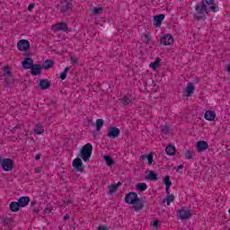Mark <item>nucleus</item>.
I'll use <instances>...</instances> for the list:
<instances>
[{
	"mask_svg": "<svg viewBox=\"0 0 230 230\" xmlns=\"http://www.w3.org/2000/svg\"><path fill=\"white\" fill-rule=\"evenodd\" d=\"M125 202L126 204H133L135 211H139L141 210L142 208H145L143 200L139 199L137 193L136 192L128 193L127 196L125 197Z\"/></svg>",
	"mask_w": 230,
	"mask_h": 230,
	"instance_id": "obj_1",
	"label": "nucleus"
},
{
	"mask_svg": "<svg viewBox=\"0 0 230 230\" xmlns=\"http://www.w3.org/2000/svg\"><path fill=\"white\" fill-rule=\"evenodd\" d=\"M208 15H209V10L204 2L195 5V13L193 14V17L196 21H204Z\"/></svg>",
	"mask_w": 230,
	"mask_h": 230,
	"instance_id": "obj_2",
	"label": "nucleus"
},
{
	"mask_svg": "<svg viewBox=\"0 0 230 230\" xmlns=\"http://www.w3.org/2000/svg\"><path fill=\"white\" fill-rule=\"evenodd\" d=\"M91 155H93V145H91V143H88L82 147L78 157L83 159L84 163H89Z\"/></svg>",
	"mask_w": 230,
	"mask_h": 230,
	"instance_id": "obj_3",
	"label": "nucleus"
},
{
	"mask_svg": "<svg viewBox=\"0 0 230 230\" xmlns=\"http://www.w3.org/2000/svg\"><path fill=\"white\" fill-rule=\"evenodd\" d=\"M73 8H75V4H73V1L71 0H62L60 2V12L65 15H67L73 12Z\"/></svg>",
	"mask_w": 230,
	"mask_h": 230,
	"instance_id": "obj_4",
	"label": "nucleus"
},
{
	"mask_svg": "<svg viewBox=\"0 0 230 230\" xmlns=\"http://www.w3.org/2000/svg\"><path fill=\"white\" fill-rule=\"evenodd\" d=\"M192 215L191 210L186 207H182L177 212V217L180 218V220H188V218H190Z\"/></svg>",
	"mask_w": 230,
	"mask_h": 230,
	"instance_id": "obj_5",
	"label": "nucleus"
},
{
	"mask_svg": "<svg viewBox=\"0 0 230 230\" xmlns=\"http://www.w3.org/2000/svg\"><path fill=\"white\" fill-rule=\"evenodd\" d=\"M0 164L4 172H12L13 170V160L12 158L3 159Z\"/></svg>",
	"mask_w": 230,
	"mask_h": 230,
	"instance_id": "obj_6",
	"label": "nucleus"
},
{
	"mask_svg": "<svg viewBox=\"0 0 230 230\" xmlns=\"http://www.w3.org/2000/svg\"><path fill=\"white\" fill-rule=\"evenodd\" d=\"M119 134H121V132L119 131V128L116 127L108 128V133H107L108 137L111 139H116V137H119Z\"/></svg>",
	"mask_w": 230,
	"mask_h": 230,
	"instance_id": "obj_7",
	"label": "nucleus"
},
{
	"mask_svg": "<svg viewBox=\"0 0 230 230\" xmlns=\"http://www.w3.org/2000/svg\"><path fill=\"white\" fill-rule=\"evenodd\" d=\"M17 48L19 51H28L30 49V41L28 40H21L17 43Z\"/></svg>",
	"mask_w": 230,
	"mask_h": 230,
	"instance_id": "obj_8",
	"label": "nucleus"
},
{
	"mask_svg": "<svg viewBox=\"0 0 230 230\" xmlns=\"http://www.w3.org/2000/svg\"><path fill=\"white\" fill-rule=\"evenodd\" d=\"M160 42L164 46H172V44H173V36H172V34H164Z\"/></svg>",
	"mask_w": 230,
	"mask_h": 230,
	"instance_id": "obj_9",
	"label": "nucleus"
},
{
	"mask_svg": "<svg viewBox=\"0 0 230 230\" xmlns=\"http://www.w3.org/2000/svg\"><path fill=\"white\" fill-rule=\"evenodd\" d=\"M67 30H69V27L64 22H58L52 26V31H67Z\"/></svg>",
	"mask_w": 230,
	"mask_h": 230,
	"instance_id": "obj_10",
	"label": "nucleus"
},
{
	"mask_svg": "<svg viewBox=\"0 0 230 230\" xmlns=\"http://www.w3.org/2000/svg\"><path fill=\"white\" fill-rule=\"evenodd\" d=\"M146 174V181H152L153 182H157V181H159V176L154 171L147 170Z\"/></svg>",
	"mask_w": 230,
	"mask_h": 230,
	"instance_id": "obj_11",
	"label": "nucleus"
},
{
	"mask_svg": "<svg viewBox=\"0 0 230 230\" xmlns=\"http://www.w3.org/2000/svg\"><path fill=\"white\" fill-rule=\"evenodd\" d=\"M72 166H74L76 172H84V164L82 163V159L80 158L74 159Z\"/></svg>",
	"mask_w": 230,
	"mask_h": 230,
	"instance_id": "obj_12",
	"label": "nucleus"
},
{
	"mask_svg": "<svg viewBox=\"0 0 230 230\" xmlns=\"http://www.w3.org/2000/svg\"><path fill=\"white\" fill-rule=\"evenodd\" d=\"M196 148L198 152H206L208 148H209V145L206 141H199L197 142Z\"/></svg>",
	"mask_w": 230,
	"mask_h": 230,
	"instance_id": "obj_13",
	"label": "nucleus"
},
{
	"mask_svg": "<svg viewBox=\"0 0 230 230\" xmlns=\"http://www.w3.org/2000/svg\"><path fill=\"white\" fill-rule=\"evenodd\" d=\"M22 66L23 69H31L33 65V59L31 58H26L22 62Z\"/></svg>",
	"mask_w": 230,
	"mask_h": 230,
	"instance_id": "obj_14",
	"label": "nucleus"
},
{
	"mask_svg": "<svg viewBox=\"0 0 230 230\" xmlns=\"http://www.w3.org/2000/svg\"><path fill=\"white\" fill-rule=\"evenodd\" d=\"M193 93H195V85H193V84H188L184 92L185 96L190 98V96H192Z\"/></svg>",
	"mask_w": 230,
	"mask_h": 230,
	"instance_id": "obj_15",
	"label": "nucleus"
},
{
	"mask_svg": "<svg viewBox=\"0 0 230 230\" xmlns=\"http://www.w3.org/2000/svg\"><path fill=\"white\" fill-rule=\"evenodd\" d=\"M163 21H164V14H158L154 17L153 23L155 26H156V28H159Z\"/></svg>",
	"mask_w": 230,
	"mask_h": 230,
	"instance_id": "obj_16",
	"label": "nucleus"
},
{
	"mask_svg": "<svg viewBox=\"0 0 230 230\" xmlns=\"http://www.w3.org/2000/svg\"><path fill=\"white\" fill-rule=\"evenodd\" d=\"M31 69V75L33 76H39L42 71V66L39 64H35L32 66Z\"/></svg>",
	"mask_w": 230,
	"mask_h": 230,
	"instance_id": "obj_17",
	"label": "nucleus"
},
{
	"mask_svg": "<svg viewBox=\"0 0 230 230\" xmlns=\"http://www.w3.org/2000/svg\"><path fill=\"white\" fill-rule=\"evenodd\" d=\"M120 103H122V105H124V107H127V105H128L129 103H132V95L129 93L124 95L120 99Z\"/></svg>",
	"mask_w": 230,
	"mask_h": 230,
	"instance_id": "obj_18",
	"label": "nucleus"
},
{
	"mask_svg": "<svg viewBox=\"0 0 230 230\" xmlns=\"http://www.w3.org/2000/svg\"><path fill=\"white\" fill-rule=\"evenodd\" d=\"M204 118L207 121H213L215 118H217V113L213 111H207L204 114Z\"/></svg>",
	"mask_w": 230,
	"mask_h": 230,
	"instance_id": "obj_19",
	"label": "nucleus"
},
{
	"mask_svg": "<svg viewBox=\"0 0 230 230\" xmlns=\"http://www.w3.org/2000/svg\"><path fill=\"white\" fill-rule=\"evenodd\" d=\"M50 86L51 84H49V81H48V79H41L40 81V84H39L40 89L46 90V89H49Z\"/></svg>",
	"mask_w": 230,
	"mask_h": 230,
	"instance_id": "obj_20",
	"label": "nucleus"
},
{
	"mask_svg": "<svg viewBox=\"0 0 230 230\" xmlns=\"http://www.w3.org/2000/svg\"><path fill=\"white\" fill-rule=\"evenodd\" d=\"M18 204L20 208H26L28 204H30V198L29 197H22L18 199Z\"/></svg>",
	"mask_w": 230,
	"mask_h": 230,
	"instance_id": "obj_21",
	"label": "nucleus"
},
{
	"mask_svg": "<svg viewBox=\"0 0 230 230\" xmlns=\"http://www.w3.org/2000/svg\"><path fill=\"white\" fill-rule=\"evenodd\" d=\"M164 182L165 184V192L167 195H170V186H172V181L170 180V176H165L164 178Z\"/></svg>",
	"mask_w": 230,
	"mask_h": 230,
	"instance_id": "obj_22",
	"label": "nucleus"
},
{
	"mask_svg": "<svg viewBox=\"0 0 230 230\" xmlns=\"http://www.w3.org/2000/svg\"><path fill=\"white\" fill-rule=\"evenodd\" d=\"M9 208L11 211L17 213L21 209V205H19V202H11Z\"/></svg>",
	"mask_w": 230,
	"mask_h": 230,
	"instance_id": "obj_23",
	"label": "nucleus"
},
{
	"mask_svg": "<svg viewBox=\"0 0 230 230\" xmlns=\"http://www.w3.org/2000/svg\"><path fill=\"white\" fill-rule=\"evenodd\" d=\"M165 152L167 155H174L177 150L175 149L174 146L169 145L165 147Z\"/></svg>",
	"mask_w": 230,
	"mask_h": 230,
	"instance_id": "obj_24",
	"label": "nucleus"
},
{
	"mask_svg": "<svg viewBox=\"0 0 230 230\" xmlns=\"http://www.w3.org/2000/svg\"><path fill=\"white\" fill-rule=\"evenodd\" d=\"M34 134H37L38 136H40V134H44V127L40 124H37L34 127Z\"/></svg>",
	"mask_w": 230,
	"mask_h": 230,
	"instance_id": "obj_25",
	"label": "nucleus"
},
{
	"mask_svg": "<svg viewBox=\"0 0 230 230\" xmlns=\"http://www.w3.org/2000/svg\"><path fill=\"white\" fill-rule=\"evenodd\" d=\"M141 159H147V163L150 165H152V164L154 163V155L151 153L149 155H143L141 156Z\"/></svg>",
	"mask_w": 230,
	"mask_h": 230,
	"instance_id": "obj_26",
	"label": "nucleus"
},
{
	"mask_svg": "<svg viewBox=\"0 0 230 230\" xmlns=\"http://www.w3.org/2000/svg\"><path fill=\"white\" fill-rule=\"evenodd\" d=\"M43 67L44 69H49L53 67V60L46 59L45 62L43 63Z\"/></svg>",
	"mask_w": 230,
	"mask_h": 230,
	"instance_id": "obj_27",
	"label": "nucleus"
},
{
	"mask_svg": "<svg viewBox=\"0 0 230 230\" xmlns=\"http://www.w3.org/2000/svg\"><path fill=\"white\" fill-rule=\"evenodd\" d=\"M148 188L145 182L137 183L136 185V189L138 190V191H146V190Z\"/></svg>",
	"mask_w": 230,
	"mask_h": 230,
	"instance_id": "obj_28",
	"label": "nucleus"
},
{
	"mask_svg": "<svg viewBox=\"0 0 230 230\" xmlns=\"http://www.w3.org/2000/svg\"><path fill=\"white\" fill-rule=\"evenodd\" d=\"M4 75L6 78H12V71L10 70V67L4 66Z\"/></svg>",
	"mask_w": 230,
	"mask_h": 230,
	"instance_id": "obj_29",
	"label": "nucleus"
},
{
	"mask_svg": "<svg viewBox=\"0 0 230 230\" xmlns=\"http://www.w3.org/2000/svg\"><path fill=\"white\" fill-rule=\"evenodd\" d=\"M104 161L107 166H112L114 164V160H112V157H111L110 155H105Z\"/></svg>",
	"mask_w": 230,
	"mask_h": 230,
	"instance_id": "obj_30",
	"label": "nucleus"
},
{
	"mask_svg": "<svg viewBox=\"0 0 230 230\" xmlns=\"http://www.w3.org/2000/svg\"><path fill=\"white\" fill-rule=\"evenodd\" d=\"M102 127H103V119H96V130H98V131L102 130Z\"/></svg>",
	"mask_w": 230,
	"mask_h": 230,
	"instance_id": "obj_31",
	"label": "nucleus"
},
{
	"mask_svg": "<svg viewBox=\"0 0 230 230\" xmlns=\"http://www.w3.org/2000/svg\"><path fill=\"white\" fill-rule=\"evenodd\" d=\"M160 62L161 59L155 60V62L150 63L149 67L155 70L156 67H159V66H161Z\"/></svg>",
	"mask_w": 230,
	"mask_h": 230,
	"instance_id": "obj_32",
	"label": "nucleus"
},
{
	"mask_svg": "<svg viewBox=\"0 0 230 230\" xmlns=\"http://www.w3.org/2000/svg\"><path fill=\"white\" fill-rule=\"evenodd\" d=\"M118 191V185L116 184H111L109 186V193L112 195V193H116Z\"/></svg>",
	"mask_w": 230,
	"mask_h": 230,
	"instance_id": "obj_33",
	"label": "nucleus"
},
{
	"mask_svg": "<svg viewBox=\"0 0 230 230\" xmlns=\"http://www.w3.org/2000/svg\"><path fill=\"white\" fill-rule=\"evenodd\" d=\"M166 202H167V206H170V204H172V202H173V200H175V196L174 195H170L167 194V198L165 199Z\"/></svg>",
	"mask_w": 230,
	"mask_h": 230,
	"instance_id": "obj_34",
	"label": "nucleus"
},
{
	"mask_svg": "<svg viewBox=\"0 0 230 230\" xmlns=\"http://www.w3.org/2000/svg\"><path fill=\"white\" fill-rule=\"evenodd\" d=\"M69 67H66L65 70L63 72H61L60 74V78L61 80H66V78H67V73L69 72Z\"/></svg>",
	"mask_w": 230,
	"mask_h": 230,
	"instance_id": "obj_35",
	"label": "nucleus"
},
{
	"mask_svg": "<svg viewBox=\"0 0 230 230\" xmlns=\"http://www.w3.org/2000/svg\"><path fill=\"white\" fill-rule=\"evenodd\" d=\"M93 13H95V15H102V13H103V8L102 7H94Z\"/></svg>",
	"mask_w": 230,
	"mask_h": 230,
	"instance_id": "obj_36",
	"label": "nucleus"
},
{
	"mask_svg": "<svg viewBox=\"0 0 230 230\" xmlns=\"http://www.w3.org/2000/svg\"><path fill=\"white\" fill-rule=\"evenodd\" d=\"M161 132L162 134H168L170 132V128L168 126H162L161 127Z\"/></svg>",
	"mask_w": 230,
	"mask_h": 230,
	"instance_id": "obj_37",
	"label": "nucleus"
},
{
	"mask_svg": "<svg viewBox=\"0 0 230 230\" xmlns=\"http://www.w3.org/2000/svg\"><path fill=\"white\" fill-rule=\"evenodd\" d=\"M143 37H144V42L146 44H148V42H150V40H152V37H150V35H148V34H144Z\"/></svg>",
	"mask_w": 230,
	"mask_h": 230,
	"instance_id": "obj_38",
	"label": "nucleus"
},
{
	"mask_svg": "<svg viewBox=\"0 0 230 230\" xmlns=\"http://www.w3.org/2000/svg\"><path fill=\"white\" fill-rule=\"evenodd\" d=\"M208 10H210L211 12H214V13H217V12H218L219 7L218 5H212L208 8Z\"/></svg>",
	"mask_w": 230,
	"mask_h": 230,
	"instance_id": "obj_39",
	"label": "nucleus"
},
{
	"mask_svg": "<svg viewBox=\"0 0 230 230\" xmlns=\"http://www.w3.org/2000/svg\"><path fill=\"white\" fill-rule=\"evenodd\" d=\"M185 158L188 159V160L192 159L191 152L187 151V152L185 153Z\"/></svg>",
	"mask_w": 230,
	"mask_h": 230,
	"instance_id": "obj_40",
	"label": "nucleus"
},
{
	"mask_svg": "<svg viewBox=\"0 0 230 230\" xmlns=\"http://www.w3.org/2000/svg\"><path fill=\"white\" fill-rule=\"evenodd\" d=\"M205 4H208V6L215 4V0H205Z\"/></svg>",
	"mask_w": 230,
	"mask_h": 230,
	"instance_id": "obj_41",
	"label": "nucleus"
},
{
	"mask_svg": "<svg viewBox=\"0 0 230 230\" xmlns=\"http://www.w3.org/2000/svg\"><path fill=\"white\" fill-rule=\"evenodd\" d=\"M34 8H35V4H30L28 6V10L30 12H32Z\"/></svg>",
	"mask_w": 230,
	"mask_h": 230,
	"instance_id": "obj_42",
	"label": "nucleus"
},
{
	"mask_svg": "<svg viewBox=\"0 0 230 230\" xmlns=\"http://www.w3.org/2000/svg\"><path fill=\"white\" fill-rule=\"evenodd\" d=\"M10 82H11L10 77H6L5 78V85H6V87H10Z\"/></svg>",
	"mask_w": 230,
	"mask_h": 230,
	"instance_id": "obj_43",
	"label": "nucleus"
},
{
	"mask_svg": "<svg viewBox=\"0 0 230 230\" xmlns=\"http://www.w3.org/2000/svg\"><path fill=\"white\" fill-rule=\"evenodd\" d=\"M153 226L154 227H159V221L158 220L153 221Z\"/></svg>",
	"mask_w": 230,
	"mask_h": 230,
	"instance_id": "obj_44",
	"label": "nucleus"
},
{
	"mask_svg": "<svg viewBox=\"0 0 230 230\" xmlns=\"http://www.w3.org/2000/svg\"><path fill=\"white\" fill-rule=\"evenodd\" d=\"M225 69L227 73H230V64L225 66Z\"/></svg>",
	"mask_w": 230,
	"mask_h": 230,
	"instance_id": "obj_45",
	"label": "nucleus"
},
{
	"mask_svg": "<svg viewBox=\"0 0 230 230\" xmlns=\"http://www.w3.org/2000/svg\"><path fill=\"white\" fill-rule=\"evenodd\" d=\"M71 60H72L73 64L78 63V59H76V58H71Z\"/></svg>",
	"mask_w": 230,
	"mask_h": 230,
	"instance_id": "obj_46",
	"label": "nucleus"
},
{
	"mask_svg": "<svg viewBox=\"0 0 230 230\" xmlns=\"http://www.w3.org/2000/svg\"><path fill=\"white\" fill-rule=\"evenodd\" d=\"M97 230H107V227L100 226Z\"/></svg>",
	"mask_w": 230,
	"mask_h": 230,
	"instance_id": "obj_47",
	"label": "nucleus"
},
{
	"mask_svg": "<svg viewBox=\"0 0 230 230\" xmlns=\"http://www.w3.org/2000/svg\"><path fill=\"white\" fill-rule=\"evenodd\" d=\"M69 218H70V217H69L68 214H66V215L64 216V220H69Z\"/></svg>",
	"mask_w": 230,
	"mask_h": 230,
	"instance_id": "obj_48",
	"label": "nucleus"
},
{
	"mask_svg": "<svg viewBox=\"0 0 230 230\" xmlns=\"http://www.w3.org/2000/svg\"><path fill=\"white\" fill-rule=\"evenodd\" d=\"M40 159V155H37L36 157H35V160L39 161Z\"/></svg>",
	"mask_w": 230,
	"mask_h": 230,
	"instance_id": "obj_49",
	"label": "nucleus"
},
{
	"mask_svg": "<svg viewBox=\"0 0 230 230\" xmlns=\"http://www.w3.org/2000/svg\"><path fill=\"white\" fill-rule=\"evenodd\" d=\"M182 168H184V165H182V164L178 166V170H182Z\"/></svg>",
	"mask_w": 230,
	"mask_h": 230,
	"instance_id": "obj_50",
	"label": "nucleus"
},
{
	"mask_svg": "<svg viewBox=\"0 0 230 230\" xmlns=\"http://www.w3.org/2000/svg\"><path fill=\"white\" fill-rule=\"evenodd\" d=\"M115 186H117L118 189L119 186H121V182L119 181Z\"/></svg>",
	"mask_w": 230,
	"mask_h": 230,
	"instance_id": "obj_51",
	"label": "nucleus"
},
{
	"mask_svg": "<svg viewBox=\"0 0 230 230\" xmlns=\"http://www.w3.org/2000/svg\"><path fill=\"white\" fill-rule=\"evenodd\" d=\"M17 128H20V127H19V126H15V127L13 128V130H15V129H17Z\"/></svg>",
	"mask_w": 230,
	"mask_h": 230,
	"instance_id": "obj_52",
	"label": "nucleus"
},
{
	"mask_svg": "<svg viewBox=\"0 0 230 230\" xmlns=\"http://www.w3.org/2000/svg\"><path fill=\"white\" fill-rule=\"evenodd\" d=\"M2 161H3V158L0 156V164H1Z\"/></svg>",
	"mask_w": 230,
	"mask_h": 230,
	"instance_id": "obj_53",
	"label": "nucleus"
},
{
	"mask_svg": "<svg viewBox=\"0 0 230 230\" xmlns=\"http://www.w3.org/2000/svg\"><path fill=\"white\" fill-rule=\"evenodd\" d=\"M34 211H35L36 213H39V209H34Z\"/></svg>",
	"mask_w": 230,
	"mask_h": 230,
	"instance_id": "obj_54",
	"label": "nucleus"
}]
</instances>
